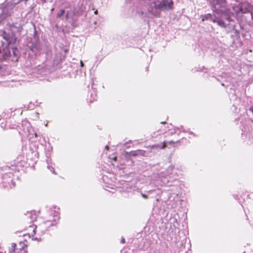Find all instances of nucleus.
<instances>
[{
	"instance_id": "nucleus-9",
	"label": "nucleus",
	"mask_w": 253,
	"mask_h": 253,
	"mask_svg": "<svg viewBox=\"0 0 253 253\" xmlns=\"http://www.w3.org/2000/svg\"><path fill=\"white\" fill-rule=\"evenodd\" d=\"M228 9L226 10V12L224 13H221L220 15H219V19H221L223 21V19H225L228 21H230V18L229 15H228Z\"/></svg>"
},
{
	"instance_id": "nucleus-22",
	"label": "nucleus",
	"mask_w": 253,
	"mask_h": 253,
	"mask_svg": "<svg viewBox=\"0 0 253 253\" xmlns=\"http://www.w3.org/2000/svg\"><path fill=\"white\" fill-rule=\"evenodd\" d=\"M173 167L172 166H170V167H169V169L170 170H171L173 169Z\"/></svg>"
},
{
	"instance_id": "nucleus-20",
	"label": "nucleus",
	"mask_w": 253,
	"mask_h": 253,
	"mask_svg": "<svg viewBox=\"0 0 253 253\" xmlns=\"http://www.w3.org/2000/svg\"><path fill=\"white\" fill-rule=\"evenodd\" d=\"M80 64H81V66L83 67L84 66V63L82 61H80Z\"/></svg>"
},
{
	"instance_id": "nucleus-8",
	"label": "nucleus",
	"mask_w": 253,
	"mask_h": 253,
	"mask_svg": "<svg viewBox=\"0 0 253 253\" xmlns=\"http://www.w3.org/2000/svg\"><path fill=\"white\" fill-rule=\"evenodd\" d=\"M81 14V12L77 11L75 12V8L74 9H70L69 11H67L66 13V19H73L74 16H78Z\"/></svg>"
},
{
	"instance_id": "nucleus-10",
	"label": "nucleus",
	"mask_w": 253,
	"mask_h": 253,
	"mask_svg": "<svg viewBox=\"0 0 253 253\" xmlns=\"http://www.w3.org/2000/svg\"><path fill=\"white\" fill-rule=\"evenodd\" d=\"M11 28H15L16 30L15 32H20L22 29V27L20 24L18 23H13L12 26H11Z\"/></svg>"
},
{
	"instance_id": "nucleus-11",
	"label": "nucleus",
	"mask_w": 253,
	"mask_h": 253,
	"mask_svg": "<svg viewBox=\"0 0 253 253\" xmlns=\"http://www.w3.org/2000/svg\"><path fill=\"white\" fill-rule=\"evenodd\" d=\"M27 216L28 217L30 218L31 221H34L37 218V215L35 213L33 214L32 212H28L27 213Z\"/></svg>"
},
{
	"instance_id": "nucleus-2",
	"label": "nucleus",
	"mask_w": 253,
	"mask_h": 253,
	"mask_svg": "<svg viewBox=\"0 0 253 253\" xmlns=\"http://www.w3.org/2000/svg\"><path fill=\"white\" fill-rule=\"evenodd\" d=\"M150 2L148 4H150L151 9H149L150 12H153V10L155 9H172L173 1L170 0L168 1L167 0H161L159 4H157L155 1L151 2V0H149Z\"/></svg>"
},
{
	"instance_id": "nucleus-28",
	"label": "nucleus",
	"mask_w": 253,
	"mask_h": 253,
	"mask_svg": "<svg viewBox=\"0 0 253 253\" xmlns=\"http://www.w3.org/2000/svg\"><path fill=\"white\" fill-rule=\"evenodd\" d=\"M169 143H173V141H170V142H169Z\"/></svg>"
},
{
	"instance_id": "nucleus-14",
	"label": "nucleus",
	"mask_w": 253,
	"mask_h": 253,
	"mask_svg": "<svg viewBox=\"0 0 253 253\" xmlns=\"http://www.w3.org/2000/svg\"><path fill=\"white\" fill-rule=\"evenodd\" d=\"M90 102L93 101V100H95L96 99V94H93L92 99H88Z\"/></svg>"
},
{
	"instance_id": "nucleus-19",
	"label": "nucleus",
	"mask_w": 253,
	"mask_h": 253,
	"mask_svg": "<svg viewBox=\"0 0 253 253\" xmlns=\"http://www.w3.org/2000/svg\"><path fill=\"white\" fill-rule=\"evenodd\" d=\"M121 242L122 243V244H124L125 243V239L124 238H122L121 239Z\"/></svg>"
},
{
	"instance_id": "nucleus-15",
	"label": "nucleus",
	"mask_w": 253,
	"mask_h": 253,
	"mask_svg": "<svg viewBox=\"0 0 253 253\" xmlns=\"http://www.w3.org/2000/svg\"><path fill=\"white\" fill-rule=\"evenodd\" d=\"M47 168L49 169H50V171H52L53 173H55L54 171L53 170V168L51 166H49L48 163Z\"/></svg>"
},
{
	"instance_id": "nucleus-7",
	"label": "nucleus",
	"mask_w": 253,
	"mask_h": 253,
	"mask_svg": "<svg viewBox=\"0 0 253 253\" xmlns=\"http://www.w3.org/2000/svg\"><path fill=\"white\" fill-rule=\"evenodd\" d=\"M166 147V143L164 142L162 145L156 144L150 145L148 147L150 149V152L153 153H156L161 149H164Z\"/></svg>"
},
{
	"instance_id": "nucleus-30",
	"label": "nucleus",
	"mask_w": 253,
	"mask_h": 253,
	"mask_svg": "<svg viewBox=\"0 0 253 253\" xmlns=\"http://www.w3.org/2000/svg\"><path fill=\"white\" fill-rule=\"evenodd\" d=\"M163 184H166V183H165V181H164V182H163Z\"/></svg>"
},
{
	"instance_id": "nucleus-13",
	"label": "nucleus",
	"mask_w": 253,
	"mask_h": 253,
	"mask_svg": "<svg viewBox=\"0 0 253 253\" xmlns=\"http://www.w3.org/2000/svg\"><path fill=\"white\" fill-rule=\"evenodd\" d=\"M65 13V10L64 9H62L60 10V12L57 13V17L60 18Z\"/></svg>"
},
{
	"instance_id": "nucleus-27",
	"label": "nucleus",
	"mask_w": 253,
	"mask_h": 253,
	"mask_svg": "<svg viewBox=\"0 0 253 253\" xmlns=\"http://www.w3.org/2000/svg\"><path fill=\"white\" fill-rule=\"evenodd\" d=\"M166 123L165 122H161V124H165Z\"/></svg>"
},
{
	"instance_id": "nucleus-29",
	"label": "nucleus",
	"mask_w": 253,
	"mask_h": 253,
	"mask_svg": "<svg viewBox=\"0 0 253 253\" xmlns=\"http://www.w3.org/2000/svg\"><path fill=\"white\" fill-rule=\"evenodd\" d=\"M116 159H117V158H116V157H115V158H114V160H116Z\"/></svg>"
},
{
	"instance_id": "nucleus-21",
	"label": "nucleus",
	"mask_w": 253,
	"mask_h": 253,
	"mask_svg": "<svg viewBox=\"0 0 253 253\" xmlns=\"http://www.w3.org/2000/svg\"><path fill=\"white\" fill-rule=\"evenodd\" d=\"M250 110L253 112V106H252L250 108Z\"/></svg>"
},
{
	"instance_id": "nucleus-24",
	"label": "nucleus",
	"mask_w": 253,
	"mask_h": 253,
	"mask_svg": "<svg viewBox=\"0 0 253 253\" xmlns=\"http://www.w3.org/2000/svg\"><path fill=\"white\" fill-rule=\"evenodd\" d=\"M4 38L5 39L6 41L7 42V43H9L10 42L8 41V39L5 37H4Z\"/></svg>"
},
{
	"instance_id": "nucleus-26",
	"label": "nucleus",
	"mask_w": 253,
	"mask_h": 253,
	"mask_svg": "<svg viewBox=\"0 0 253 253\" xmlns=\"http://www.w3.org/2000/svg\"><path fill=\"white\" fill-rule=\"evenodd\" d=\"M94 13H95V14H97V10H96V11H95L94 12Z\"/></svg>"
},
{
	"instance_id": "nucleus-4",
	"label": "nucleus",
	"mask_w": 253,
	"mask_h": 253,
	"mask_svg": "<svg viewBox=\"0 0 253 253\" xmlns=\"http://www.w3.org/2000/svg\"><path fill=\"white\" fill-rule=\"evenodd\" d=\"M59 218V213L58 212L54 211L53 216L49 218L46 221L40 224L39 229L41 230V234L44 233V232L47 230L48 228L50 226H53L56 224V221Z\"/></svg>"
},
{
	"instance_id": "nucleus-16",
	"label": "nucleus",
	"mask_w": 253,
	"mask_h": 253,
	"mask_svg": "<svg viewBox=\"0 0 253 253\" xmlns=\"http://www.w3.org/2000/svg\"><path fill=\"white\" fill-rule=\"evenodd\" d=\"M107 176H106V175L103 176L102 177L103 180L104 182H105L106 183H109V182L107 181Z\"/></svg>"
},
{
	"instance_id": "nucleus-6",
	"label": "nucleus",
	"mask_w": 253,
	"mask_h": 253,
	"mask_svg": "<svg viewBox=\"0 0 253 253\" xmlns=\"http://www.w3.org/2000/svg\"><path fill=\"white\" fill-rule=\"evenodd\" d=\"M19 245L20 246V248L15 249L16 244L13 243L11 246L12 250L9 251V253H12L13 252H15V253H26L27 251L25 248H27V246L22 243H20Z\"/></svg>"
},
{
	"instance_id": "nucleus-25",
	"label": "nucleus",
	"mask_w": 253,
	"mask_h": 253,
	"mask_svg": "<svg viewBox=\"0 0 253 253\" xmlns=\"http://www.w3.org/2000/svg\"><path fill=\"white\" fill-rule=\"evenodd\" d=\"M108 148H109L108 146H106V147H105V148H106V149H108Z\"/></svg>"
},
{
	"instance_id": "nucleus-3",
	"label": "nucleus",
	"mask_w": 253,
	"mask_h": 253,
	"mask_svg": "<svg viewBox=\"0 0 253 253\" xmlns=\"http://www.w3.org/2000/svg\"><path fill=\"white\" fill-rule=\"evenodd\" d=\"M212 9L214 13L219 16L220 13L226 12V1L225 0H212L211 2Z\"/></svg>"
},
{
	"instance_id": "nucleus-1",
	"label": "nucleus",
	"mask_w": 253,
	"mask_h": 253,
	"mask_svg": "<svg viewBox=\"0 0 253 253\" xmlns=\"http://www.w3.org/2000/svg\"><path fill=\"white\" fill-rule=\"evenodd\" d=\"M18 56V50L16 47H12L11 50L7 46L2 49L0 47V57L4 60L10 59L11 61H17Z\"/></svg>"
},
{
	"instance_id": "nucleus-12",
	"label": "nucleus",
	"mask_w": 253,
	"mask_h": 253,
	"mask_svg": "<svg viewBox=\"0 0 253 253\" xmlns=\"http://www.w3.org/2000/svg\"><path fill=\"white\" fill-rule=\"evenodd\" d=\"M142 151L141 150H137L136 151H132L131 152V155L133 156H136L138 155H142Z\"/></svg>"
},
{
	"instance_id": "nucleus-5",
	"label": "nucleus",
	"mask_w": 253,
	"mask_h": 253,
	"mask_svg": "<svg viewBox=\"0 0 253 253\" xmlns=\"http://www.w3.org/2000/svg\"><path fill=\"white\" fill-rule=\"evenodd\" d=\"M211 20L213 23H217L218 25L219 26L225 28L226 26V24L221 19H219V17L214 14V17H213L211 14H207L202 16V21L204 20Z\"/></svg>"
},
{
	"instance_id": "nucleus-18",
	"label": "nucleus",
	"mask_w": 253,
	"mask_h": 253,
	"mask_svg": "<svg viewBox=\"0 0 253 253\" xmlns=\"http://www.w3.org/2000/svg\"><path fill=\"white\" fill-rule=\"evenodd\" d=\"M141 196L144 199H147L148 198V196L145 195V194H144L141 193Z\"/></svg>"
},
{
	"instance_id": "nucleus-17",
	"label": "nucleus",
	"mask_w": 253,
	"mask_h": 253,
	"mask_svg": "<svg viewBox=\"0 0 253 253\" xmlns=\"http://www.w3.org/2000/svg\"><path fill=\"white\" fill-rule=\"evenodd\" d=\"M32 240H35V241H41V238H38L37 237L33 238H32Z\"/></svg>"
},
{
	"instance_id": "nucleus-23",
	"label": "nucleus",
	"mask_w": 253,
	"mask_h": 253,
	"mask_svg": "<svg viewBox=\"0 0 253 253\" xmlns=\"http://www.w3.org/2000/svg\"><path fill=\"white\" fill-rule=\"evenodd\" d=\"M37 228V227H36V228H34L33 231V234H35V230Z\"/></svg>"
}]
</instances>
